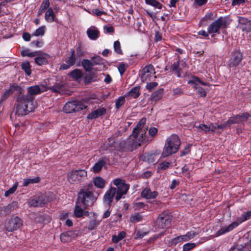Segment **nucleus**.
Wrapping results in <instances>:
<instances>
[{"label":"nucleus","instance_id":"nucleus-1","mask_svg":"<svg viewBox=\"0 0 251 251\" xmlns=\"http://www.w3.org/2000/svg\"><path fill=\"white\" fill-rule=\"evenodd\" d=\"M146 119L143 118L138 123L134 128L132 134L125 142L126 150L132 151L140 147L142 143L150 142L151 139L148 138L146 134L148 127L145 126Z\"/></svg>","mask_w":251,"mask_h":251},{"label":"nucleus","instance_id":"nucleus-2","mask_svg":"<svg viewBox=\"0 0 251 251\" xmlns=\"http://www.w3.org/2000/svg\"><path fill=\"white\" fill-rule=\"evenodd\" d=\"M113 184L116 188L111 187L105 193L103 197L104 203L109 206L115 197L118 201L127 193L129 189V185L126 183L125 180L116 178L113 180Z\"/></svg>","mask_w":251,"mask_h":251},{"label":"nucleus","instance_id":"nucleus-3","mask_svg":"<svg viewBox=\"0 0 251 251\" xmlns=\"http://www.w3.org/2000/svg\"><path fill=\"white\" fill-rule=\"evenodd\" d=\"M93 185L90 184L86 188L81 189L78 193L74 210V214L76 217H82L84 209L87 208L88 202L93 200Z\"/></svg>","mask_w":251,"mask_h":251},{"label":"nucleus","instance_id":"nucleus-4","mask_svg":"<svg viewBox=\"0 0 251 251\" xmlns=\"http://www.w3.org/2000/svg\"><path fill=\"white\" fill-rule=\"evenodd\" d=\"M63 87L64 85L60 83H56L53 86L48 88L43 85H34L28 87L27 94L22 95V96L31 103H33V102H36L35 100V95L46 91L47 89H49L53 92L60 93L63 91Z\"/></svg>","mask_w":251,"mask_h":251},{"label":"nucleus","instance_id":"nucleus-5","mask_svg":"<svg viewBox=\"0 0 251 251\" xmlns=\"http://www.w3.org/2000/svg\"><path fill=\"white\" fill-rule=\"evenodd\" d=\"M37 102L31 103L22 95H19L13 109V112L18 116H22L33 111L37 107Z\"/></svg>","mask_w":251,"mask_h":251},{"label":"nucleus","instance_id":"nucleus-6","mask_svg":"<svg viewBox=\"0 0 251 251\" xmlns=\"http://www.w3.org/2000/svg\"><path fill=\"white\" fill-rule=\"evenodd\" d=\"M181 142L179 137L176 134H172L169 136L166 140L162 153L163 157H166L176 153L179 150Z\"/></svg>","mask_w":251,"mask_h":251},{"label":"nucleus","instance_id":"nucleus-7","mask_svg":"<svg viewBox=\"0 0 251 251\" xmlns=\"http://www.w3.org/2000/svg\"><path fill=\"white\" fill-rule=\"evenodd\" d=\"M230 22L228 18L221 17L209 25L207 31L209 34L218 33L221 28L226 27Z\"/></svg>","mask_w":251,"mask_h":251},{"label":"nucleus","instance_id":"nucleus-8","mask_svg":"<svg viewBox=\"0 0 251 251\" xmlns=\"http://www.w3.org/2000/svg\"><path fill=\"white\" fill-rule=\"evenodd\" d=\"M23 226V221L18 216L11 218L5 225V229L7 231L12 232L17 230Z\"/></svg>","mask_w":251,"mask_h":251},{"label":"nucleus","instance_id":"nucleus-9","mask_svg":"<svg viewBox=\"0 0 251 251\" xmlns=\"http://www.w3.org/2000/svg\"><path fill=\"white\" fill-rule=\"evenodd\" d=\"M188 83L192 84V87L196 90L197 93L202 97L206 95V92L204 88L200 86V85L207 86V84L201 81L198 77H194L188 81Z\"/></svg>","mask_w":251,"mask_h":251},{"label":"nucleus","instance_id":"nucleus-10","mask_svg":"<svg viewBox=\"0 0 251 251\" xmlns=\"http://www.w3.org/2000/svg\"><path fill=\"white\" fill-rule=\"evenodd\" d=\"M86 108V106L79 101H69L64 106L63 111L65 113H70L82 110Z\"/></svg>","mask_w":251,"mask_h":251},{"label":"nucleus","instance_id":"nucleus-11","mask_svg":"<svg viewBox=\"0 0 251 251\" xmlns=\"http://www.w3.org/2000/svg\"><path fill=\"white\" fill-rule=\"evenodd\" d=\"M243 59V54L239 50H235L231 52L230 58L228 63L230 68H235L239 65Z\"/></svg>","mask_w":251,"mask_h":251},{"label":"nucleus","instance_id":"nucleus-12","mask_svg":"<svg viewBox=\"0 0 251 251\" xmlns=\"http://www.w3.org/2000/svg\"><path fill=\"white\" fill-rule=\"evenodd\" d=\"M155 74L153 66L149 64L146 66L142 71L141 79L143 82H148L151 81L152 77Z\"/></svg>","mask_w":251,"mask_h":251},{"label":"nucleus","instance_id":"nucleus-13","mask_svg":"<svg viewBox=\"0 0 251 251\" xmlns=\"http://www.w3.org/2000/svg\"><path fill=\"white\" fill-rule=\"evenodd\" d=\"M155 225L159 228H168L171 225V219L166 214H160L155 221Z\"/></svg>","mask_w":251,"mask_h":251},{"label":"nucleus","instance_id":"nucleus-14","mask_svg":"<svg viewBox=\"0 0 251 251\" xmlns=\"http://www.w3.org/2000/svg\"><path fill=\"white\" fill-rule=\"evenodd\" d=\"M238 21V28L241 29L243 32H249L251 31V21L245 17L239 16Z\"/></svg>","mask_w":251,"mask_h":251},{"label":"nucleus","instance_id":"nucleus-15","mask_svg":"<svg viewBox=\"0 0 251 251\" xmlns=\"http://www.w3.org/2000/svg\"><path fill=\"white\" fill-rule=\"evenodd\" d=\"M70 53L71 54L70 56L68 57L66 60V64H63L61 66V68L62 69H68L70 67L75 64L76 60L75 57V50L74 49H71Z\"/></svg>","mask_w":251,"mask_h":251},{"label":"nucleus","instance_id":"nucleus-16","mask_svg":"<svg viewBox=\"0 0 251 251\" xmlns=\"http://www.w3.org/2000/svg\"><path fill=\"white\" fill-rule=\"evenodd\" d=\"M238 226V223L237 222H233L228 226L226 227H223L219 230L215 235V237H218L224 234L227 232H228L233 230L235 227Z\"/></svg>","mask_w":251,"mask_h":251},{"label":"nucleus","instance_id":"nucleus-17","mask_svg":"<svg viewBox=\"0 0 251 251\" xmlns=\"http://www.w3.org/2000/svg\"><path fill=\"white\" fill-rule=\"evenodd\" d=\"M36 56L35 58V63L38 65L41 66L48 63V58L49 55L46 53H43L41 51Z\"/></svg>","mask_w":251,"mask_h":251},{"label":"nucleus","instance_id":"nucleus-18","mask_svg":"<svg viewBox=\"0 0 251 251\" xmlns=\"http://www.w3.org/2000/svg\"><path fill=\"white\" fill-rule=\"evenodd\" d=\"M86 33L88 37L92 40H97L100 36V32L95 26H91L88 28Z\"/></svg>","mask_w":251,"mask_h":251},{"label":"nucleus","instance_id":"nucleus-19","mask_svg":"<svg viewBox=\"0 0 251 251\" xmlns=\"http://www.w3.org/2000/svg\"><path fill=\"white\" fill-rule=\"evenodd\" d=\"M106 110L105 108L100 107L99 108L90 113L87 115V118L88 119H96L106 113Z\"/></svg>","mask_w":251,"mask_h":251},{"label":"nucleus","instance_id":"nucleus-20","mask_svg":"<svg viewBox=\"0 0 251 251\" xmlns=\"http://www.w3.org/2000/svg\"><path fill=\"white\" fill-rule=\"evenodd\" d=\"M141 196L146 199H153L158 196V192L155 191L152 192L150 189L146 188L142 191Z\"/></svg>","mask_w":251,"mask_h":251},{"label":"nucleus","instance_id":"nucleus-21","mask_svg":"<svg viewBox=\"0 0 251 251\" xmlns=\"http://www.w3.org/2000/svg\"><path fill=\"white\" fill-rule=\"evenodd\" d=\"M18 207V202L13 201L6 206L1 208V211L4 212L5 215H8L12 211L16 209Z\"/></svg>","mask_w":251,"mask_h":251},{"label":"nucleus","instance_id":"nucleus-22","mask_svg":"<svg viewBox=\"0 0 251 251\" xmlns=\"http://www.w3.org/2000/svg\"><path fill=\"white\" fill-rule=\"evenodd\" d=\"M55 15L51 7L49 8L45 15V19L47 22L52 23L54 21Z\"/></svg>","mask_w":251,"mask_h":251},{"label":"nucleus","instance_id":"nucleus-23","mask_svg":"<svg viewBox=\"0 0 251 251\" xmlns=\"http://www.w3.org/2000/svg\"><path fill=\"white\" fill-rule=\"evenodd\" d=\"M106 163V159L105 158L100 159L98 162L96 163L92 168V170L94 173L99 172Z\"/></svg>","mask_w":251,"mask_h":251},{"label":"nucleus","instance_id":"nucleus-24","mask_svg":"<svg viewBox=\"0 0 251 251\" xmlns=\"http://www.w3.org/2000/svg\"><path fill=\"white\" fill-rule=\"evenodd\" d=\"M67 180L70 183H77L79 182V180L75 170H73L68 174Z\"/></svg>","mask_w":251,"mask_h":251},{"label":"nucleus","instance_id":"nucleus-25","mask_svg":"<svg viewBox=\"0 0 251 251\" xmlns=\"http://www.w3.org/2000/svg\"><path fill=\"white\" fill-rule=\"evenodd\" d=\"M81 65L85 71L90 72L93 70L94 66L92 60L83 59L81 61Z\"/></svg>","mask_w":251,"mask_h":251},{"label":"nucleus","instance_id":"nucleus-26","mask_svg":"<svg viewBox=\"0 0 251 251\" xmlns=\"http://www.w3.org/2000/svg\"><path fill=\"white\" fill-rule=\"evenodd\" d=\"M45 202L44 200H42L41 198L38 197L35 199H31L28 202V204L32 206H42Z\"/></svg>","mask_w":251,"mask_h":251},{"label":"nucleus","instance_id":"nucleus-27","mask_svg":"<svg viewBox=\"0 0 251 251\" xmlns=\"http://www.w3.org/2000/svg\"><path fill=\"white\" fill-rule=\"evenodd\" d=\"M171 70L173 73L176 74L177 77L181 76L180 71L181 69L179 68V58L176 62H174L171 67Z\"/></svg>","mask_w":251,"mask_h":251},{"label":"nucleus","instance_id":"nucleus-28","mask_svg":"<svg viewBox=\"0 0 251 251\" xmlns=\"http://www.w3.org/2000/svg\"><path fill=\"white\" fill-rule=\"evenodd\" d=\"M94 185L99 188H103L105 186V181L101 177H96L93 179Z\"/></svg>","mask_w":251,"mask_h":251},{"label":"nucleus","instance_id":"nucleus-29","mask_svg":"<svg viewBox=\"0 0 251 251\" xmlns=\"http://www.w3.org/2000/svg\"><path fill=\"white\" fill-rule=\"evenodd\" d=\"M146 4L153 7L155 9L160 10L162 8V4L157 0H145Z\"/></svg>","mask_w":251,"mask_h":251},{"label":"nucleus","instance_id":"nucleus-30","mask_svg":"<svg viewBox=\"0 0 251 251\" xmlns=\"http://www.w3.org/2000/svg\"><path fill=\"white\" fill-rule=\"evenodd\" d=\"M239 123H240V122L238 115H237L236 116L229 118L228 121L225 122V124H226V127H229L232 124Z\"/></svg>","mask_w":251,"mask_h":251},{"label":"nucleus","instance_id":"nucleus-31","mask_svg":"<svg viewBox=\"0 0 251 251\" xmlns=\"http://www.w3.org/2000/svg\"><path fill=\"white\" fill-rule=\"evenodd\" d=\"M209 126L210 131H211L212 132L215 131L217 129H223L226 127V124H225V123L223 124H221V125L211 123Z\"/></svg>","mask_w":251,"mask_h":251},{"label":"nucleus","instance_id":"nucleus-32","mask_svg":"<svg viewBox=\"0 0 251 251\" xmlns=\"http://www.w3.org/2000/svg\"><path fill=\"white\" fill-rule=\"evenodd\" d=\"M100 221L93 219L88 223L87 228L90 230H92L95 229L100 224Z\"/></svg>","mask_w":251,"mask_h":251},{"label":"nucleus","instance_id":"nucleus-33","mask_svg":"<svg viewBox=\"0 0 251 251\" xmlns=\"http://www.w3.org/2000/svg\"><path fill=\"white\" fill-rule=\"evenodd\" d=\"M21 67L23 70L25 72V73L28 76L30 75L31 73V67L29 62L25 61L24 62L22 65Z\"/></svg>","mask_w":251,"mask_h":251},{"label":"nucleus","instance_id":"nucleus-34","mask_svg":"<svg viewBox=\"0 0 251 251\" xmlns=\"http://www.w3.org/2000/svg\"><path fill=\"white\" fill-rule=\"evenodd\" d=\"M163 96V90L159 89L154 92L152 95V100L155 101L160 100Z\"/></svg>","mask_w":251,"mask_h":251},{"label":"nucleus","instance_id":"nucleus-35","mask_svg":"<svg viewBox=\"0 0 251 251\" xmlns=\"http://www.w3.org/2000/svg\"><path fill=\"white\" fill-rule=\"evenodd\" d=\"M46 30V26L45 25L41 26L38 28L32 34L34 36H42L44 35Z\"/></svg>","mask_w":251,"mask_h":251},{"label":"nucleus","instance_id":"nucleus-36","mask_svg":"<svg viewBox=\"0 0 251 251\" xmlns=\"http://www.w3.org/2000/svg\"><path fill=\"white\" fill-rule=\"evenodd\" d=\"M40 181L39 177H36L33 178H26L24 180L23 185L27 186L29 184H33L38 183Z\"/></svg>","mask_w":251,"mask_h":251},{"label":"nucleus","instance_id":"nucleus-37","mask_svg":"<svg viewBox=\"0 0 251 251\" xmlns=\"http://www.w3.org/2000/svg\"><path fill=\"white\" fill-rule=\"evenodd\" d=\"M126 232L124 231H121L118 235L113 236L112 237V241L113 243H117L123 238H124L126 236Z\"/></svg>","mask_w":251,"mask_h":251},{"label":"nucleus","instance_id":"nucleus-38","mask_svg":"<svg viewBox=\"0 0 251 251\" xmlns=\"http://www.w3.org/2000/svg\"><path fill=\"white\" fill-rule=\"evenodd\" d=\"M94 66L97 65H102L103 63V59L100 56H95L91 58Z\"/></svg>","mask_w":251,"mask_h":251},{"label":"nucleus","instance_id":"nucleus-39","mask_svg":"<svg viewBox=\"0 0 251 251\" xmlns=\"http://www.w3.org/2000/svg\"><path fill=\"white\" fill-rule=\"evenodd\" d=\"M71 76L75 79H78L82 76V73L79 69H75L71 73Z\"/></svg>","mask_w":251,"mask_h":251},{"label":"nucleus","instance_id":"nucleus-40","mask_svg":"<svg viewBox=\"0 0 251 251\" xmlns=\"http://www.w3.org/2000/svg\"><path fill=\"white\" fill-rule=\"evenodd\" d=\"M140 95L139 89L138 87L132 88L129 92L128 96L133 98H137Z\"/></svg>","mask_w":251,"mask_h":251},{"label":"nucleus","instance_id":"nucleus-41","mask_svg":"<svg viewBox=\"0 0 251 251\" xmlns=\"http://www.w3.org/2000/svg\"><path fill=\"white\" fill-rule=\"evenodd\" d=\"M7 90L10 92L11 94H12L14 92H17L19 93H22L21 88L15 84L11 85Z\"/></svg>","mask_w":251,"mask_h":251},{"label":"nucleus","instance_id":"nucleus-42","mask_svg":"<svg viewBox=\"0 0 251 251\" xmlns=\"http://www.w3.org/2000/svg\"><path fill=\"white\" fill-rule=\"evenodd\" d=\"M39 53L38 51H33L29 52V50L28 49H26L23 50L21 52L22 55L23 56H28V57H34L37 55V54Z\"/></svg>","mask_w":251,"mask_h":251},{"label":"nucleus","instance_id":"nucleus-43","mask_svg":"<svg viewBox=\"0 0 251 251\" xmlns=\"http://www.w3.org/2000/svg\"><path fill=\"white\" fill-rule=\"evenodd\" d=\"M79 181L87 177V172L85 170H75Z\"/></svg>","mask_w":251,"mask_h":251},{"label":"nucleus","instance_id":"nucleus-44","mask_svg":"<svg viewBox=\"0 0 251 251\" xmlns=\"http://www.w3.org/2000/svg\"><path fill=\"white\" fill-rule=\"evenodd\" d=\"M126 101L125 97L121 96L117 99L115 101V106L117 109H119Z\"/></svg>","mask_w":251,"mask_h":251},{"label":"nucleus","instance_id":"nucleus-45","mask_svg":"<svg viewBox=\"0 0 251 251\" xmlns=\"http://www.w3.org/2000/svg\"><path fill=\"white\" fill-rule=\"evenodd\" d=\"M130 220L132 223H137L142 220V216L139 213H137L134 215H132L130 216Z\"/></svg>","mask_w":251,"mask_h":251},{"label":"nucleus","instance_id":"nucleus-46","mask_svg":"<svg viewBox=\"0 0 251 251\" xmlns=\"http://www.w3.org/2000/svg\"><path fill=\"white\" fill-rule=\"evenodd\" d=\"M114 51L119 54H122L123 52L121 48V44L119 41H116L114 43L113 45Z\"/></svg>","mask_w":251,"mask_h":251},{"label":"nucleus","instance_id":"nucleus-47","mask_svg":"<svg viewBox=\"0 0 251 251\" xmlns=\"http://www.w3.org/2000/svg\"><path fill=\"white\" fill-rule=\"evenodd\" d=\"M158 132V129L157 128L154 127H151L149 129V136L148 138L151 139V141L153 140V139L155 137L156 135L157 134V133Z\"/></svg>","mask_w":251,"mask_h":251},{"label":"nucleus","instance_id":"nucleus-48","mask_svg":"<svg viewBox=\"0 0 251 251\" xmlns=\"http://www.w3.org/2000/svg\"><path fill=\"white\" fill-rule=\"evenodd\" d=\"M240 123L246 122L248 119L250 117V115L248 113H244L241 115H238Z\"/></svg>","mask_w":251,"mask_h":251},{"label":"nucleus","instance_id":"nucleus-49","mask_svg":"<svg viewBox=\"0 0 251 251\" xmlns=\"http://www.w3.org/2000/svg\"><path fill=\"white\" fill-rule=\"evenodd\" d=\"M196 246V244L193 243H188L184 244L183 246V251H189Z\"/></svg>","mask_w":251,"mask_h":251},{"label":"nucleus","instance_id":"nucleus-50","mask_svg":"<svg viewBox=\"0 0 251 251\" xmlns=\"http://www.w3.org/2000/svg\"><path fill=\"white\" fill-rule=\"evenodd\" d=\"M60 240L62 242H67L70 240V237L69 235V233L65 232L62 233L60 236Z\"/></svg>","mask_w":251,"mask_h":251},{"label":"nucleus","instance_id":"nucleus-51","mask_svg":"<svg viewBox=\"0 0 251 251\" xmlns=\"http://www.w3.org/2000/svg\"><path fill=\"white\" fill-rule=\"evenodd\" d=\"M18 187V183L16 182L11 188L6 191L4 193L5 197L9 196L10 194H13L17 189Z\"/></svg>","mask_w":251,"mask_h":251},{"label":"nucleus","instance_id":"nucleus-52","mask_svg":"<svg viewBox=\"0 0 251 251\" xmlns=\"http://www.w3.org/2000/svg\"><path fill=\"white\" fill-rule=\"evenodd\" d=\"M11 95L12 94L10 93V92H9L7 90H6L1 96L0 102L2 103Z\"/></svg>","mask_w":251,"mask_h":251},{"label":"nucleus","instance_id":"nucleus-53","mask_svg":"<svg viewBox=\"0 0 251 251\" xmlns=\"http://www.w3.org/2000/svg\"><path fill=\"white\" fill-rule=\"evenodd\" d=\"M50 5V2L49 0H44L42 2L40 7L44 10L48 9Z\"/></svg>","mask_w":251,"mask_h":251},{"label":"nucleus","instance_id":"nucleus-54","mask_svg":"<svg viewBox=\"0 0 251 251\" xmlns=\"http://www.w3.org/2000/svg\"><path fill=\"white\" fill-rule=\"evenodd\" d=\"M76 52L77 57H80L84 55V51L80 45L76 48Z\"/></svg>","mask_w":251,"mask_h":251},{"label":"nucleus","instance_id":"nucleus-55","mask_svg":"<svg viewBox=\"0 0 251 251\" xmlns=\"http://www.w3.org/2000/svg\"><path fill=\"white\" fill-rule=\"evenodd\" d=\"M170 165V163L165 161L159 164L158 168L161 170H166L168 168Z\"/></svg>","mask_w":251,"mask_h":251},{"label":"nucleus","instance_id":"nucleus-56","mask_svg":"<svg viewBox=\"0 0 251 251\" xmlns=\"http://www.w3.org/2000/svg\"><path fill=\"white\" fill-rule=\"evenodd\" d=\"M44 42L41 40L34 41L31 43V45L36 48H40L43 46Z\"/></svg>","mask_w":251,"mask_h":251},{"label":"nucleus","instance_id":"nucleus-57","mask_svg":"<svg viewBox=\"0 0 251 251\" xmlns=\"http://www.w3.org/2000/svg\"><path fill=\"white\" fill-rule=\"evenodd\" d=\"M158 84L157 83L155 82H150V83H147L146 87L148 90L151 91H152L154 88H155L157 86Z\"/></svg>","mask_w":251,"mask_h":251},{"label":"nucleus","instance_id":"nucleus-58","mask_svg":"<svg viewBox=\"0 0 251 251\" xmlns=\"http://www.w3.org/2000/svg\"><path fill=\"white\" fill-rule=\"evenodd\" d=\"M146 206L148 207V205L142 202H136L134 204V207L136 210H139L141 208H145Z\"/></svg>","mask_w":251,"mask_h":251},{"label":"nucleus","instance_id":"nucleus-59","mask_svg":"<svg viewBox=\"0 0 251 251\" xmlns=\"http://www.w3.org/2000/svg\"><path fill=\"white\" fill-rule=\"evenodd\" d=\"M198 234V233L196 232L191 231L188 232H187L185 234V236L188 239V240L193 238L195 236H196Z\"/></svg>","mask_w":251,"mask_h":251},{"label":"nucleus","instance_id":"nucleus-60","mask_svg":"<svg viewBox=\"0 0 251 251\" xmlns=\"http://www.w3.org/2000/svg\"><path fill=\"white\" fill-rule=\"evenodd\" d=\"M199 128L201 129V131L207 133L210 131L209 126L205 125L204 124H200L199 126Z\"/></svg>","mask_w":251,"mask_h":251},{"label":"nucleus","instance_id":"nucleus-61","mask_svg":"<svg viewBox=\"0 0 251 251\" xmlns=\"http://www.w3.org/2000/svg\"><path fill=\"white\" fill-rule=\"evenodd\" d=\"M208 0H194V4L197 6H201L205 5Z\"/></svg>","mask_w":251,"mask_h":251},{"label":"nucleus","instance_id":"nucleus-62","mask_svg":"<svg viewBox=\"0 0 251 251\" xmlns=\"http://www.w3.org/2000/svg\"><path fill=\"white\" fill-rule=\"evenodd\" d=\"M173 95L175 96H180L183 94V92L180 88H176L173 90Z\"/></svg>","mask_w":251,"mask_h":251},{"label":"nucleus","instance_id":"nucleus-63","mask_svg":"<svg viewBox=\"0 0 251 251\" xmlns=\"http://www.w3.org/2000/svg\"><path fill=\"white\" fill-rule=\"evenodd\" d=\"M103 29L106 33L113 34L114 32V29L112 26H104Z\"/></svg>","mask_w":251,"mask_h":251},{"label":"nucleus","instance_id":"nucleus-64","mask_svg":"<svg viewBox=\"0 0 251 251\" xmlns=\"http://www.w3.org/2000/svg\"><path fill=\"white\" fill-rule=\"evenodd\" d=\"M243 221L250 219L251 218V211H248L242 215Z\"/></svg>","mask_w":251,"mask_h":251}]
</instances>
